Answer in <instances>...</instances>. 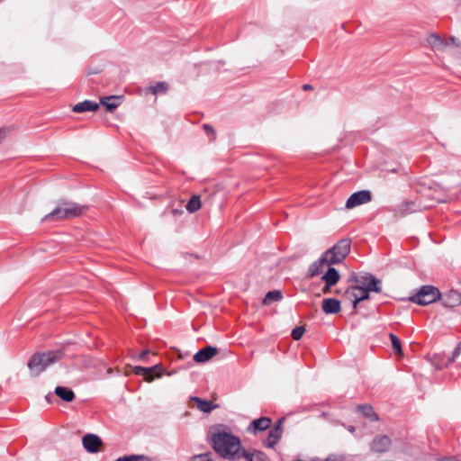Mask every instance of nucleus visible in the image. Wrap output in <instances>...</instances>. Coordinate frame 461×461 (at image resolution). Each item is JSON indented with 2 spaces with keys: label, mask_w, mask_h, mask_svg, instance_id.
<instances>
[{
  "label": "nucleus",
  "mask_w": 461,
  "mask_h": 461,
  "mask_svg": "<svg viewBox=\"0 0 461 461\" xmlns=\"http://www.w3.org/2000/svg\"><path fill=\"white\" fill-rule=\"evenodd\" d=\"M83 446L89 453H95L99 450L102 445L101 438L95 434H87L83 437Z\"/></svg>",
  "instance_id": "obj_10"
},
{
  "label": "nucleus",
  "mask_w": 461,
  "mask_h": 461,
  "mask_svg": "<svg viewBox=\"0 0 461 461\" xmlns=\"http://www.w3.org/2000/svg\"><path fill=\"white\" fill-rule=\"evenodd\" d=\"M322 311L326 314H334L340 311V302L334 298H327L322 301Z\"/></svg>",
  "instance_id": "obj_15"
},
{
  "label": "nucleus",
  "mask_w": 461,
  "mask_h": 461,
  "mask_svg": "<svg viewBox=\"0 0 461 461\" xmlns=\"http://www.w3.org/2000/svg\"><path fill=\"white\" fill-rule=\"evenodd\" d=\"M203 130L208 136L212 135V140L215 139L214 130L210 125L203 124Z\"/></svg>",
  "instance_id": "obj_33"
},
{
  "label": "nucleus",
  "mask_w": 461,
  "mask_h": 461,
  "mask_svg": "<svg viewBox=\"0 0 461 461\" xmlns=\"http://www.w3.org/2000/svg\"><path fill=\"white\" fill-rule=\"evenodd\" d=\"M461 352V342L458 344V346L456 347V348L454 350L453 352V359L458 356Z\"/></svg>",
  "instance_id": "obj_34"
},
{
  "label": "nucleus",
  "mask_w": 461,
  "mask_h": 461,
  "mask_svg": "<svg viewBox=\"0 0 461 461\" xmlns=\"http://www.w3.org/2000/svg\"><path fill=\"white\" fill-rule=\"evenodd\" d=\"M348 431H350L351 433H354V432H355V430H356V429H355V427H353V426H349V427L348 428Z\"/></svg>",
  "instance_id": "obj_40"
},
{
  "label": "nucleus",
  "mask_w": 461,
  "mask_h": 461,
  "mask_svg": "<svg viewBox=\"0 0 461 461\" xmlns=\"http://www.w3.org/2000/svg\"><path fill=\"white\" fill-rule=\"evenodd\" d=\"M389 338H390L392 347H393L394 352L397 355H402L401 341L398 339V337L396 335H394L393 333H390Z\"/></svg>",
  "instance_id": "obj_28"
},
{
  "label": "nucleus",
  "mask_w": 461,
  "mask_h": 461,
  "mask_svg": "<svg viewBox=\"0 0 461 461\" xmlns=\"http://www.w3.org/2000/svg\"><path fill=\"white\" fill-rule=\"evenodd\" d=\"M356 285L349 286L344 293V297L350 301L356 309L359 302L369 298L370 292L381 293V280L372 275L357 276Z\"/></svg>",
  "instance_id": "obj_2"
},
{
  "label": "nucleus",
  "mask_w": 461,
  "mask_h": 461,
  "mask_svg": "<svg viewBox=\"0 0 461 461\" xmlns=\"http://www.w3.org/2000/svg\"><path fill=\"white\" fill-rule=\"evenodd\" d=\"M149 90L153 95H157L158 93H166L167 90V85L165 82H158L155 86H149Z\"/></svg>",
  "instance_id": "obj_30"
},
{
  "label": "nucleus",
  "mask_w": 461,
  "mask_h": 461,
  "mask_svg": "<svg viewBox=\"0 0 461 461\" xmlns=\"http://www.w3.org/2000/svg\"><path fill=\"white\" fill-rule=\"evenodd\" d=\"M283 298L282 293L279 290H273L268 292L263 299V303L267 305L273 302H278Z\"/></svg>",
  "instance_id": "obj_23"
},
{
  "label": "nucleus",
  "mask_w": 461,
  "mask_h": 461,
  "mask_svg": "<svg viewBox=\"0 0 461 461\" xmlns=\"http://www.w3.org/2000/svg\"><path fill=\"white\" fill-rule=\"evenodd\" d=\"M443 304L449 308L458 306L461 304V293L456 290H450L444 295Z\"/></svg>",
  "instance_id": "obj_14"
},
{
  "label": "nucleus",
  "mask_w": 461,
  "mask_h": 461,
  "mask_svg": "<svg viewBox=\"0 0 461 461\" xmlns=\"http://www.w3.org/2000/svg\"><path fill=\"white\" fill-rule=\"evenodd\" d=\"M100 104L104 106L107 112L114 111L121 104V100L119 96L111 95L103 97L100 100Z\"/></svg>",
  "instance_id": "obj_18"
},
{
  "label": "nucleus",
  "mask_w": 461,
  "mask_h": 461,
  "mask_svg": "<svg viewBox=\"0 0 461 461\" xmlns=\"http://www.w3.org/2000/svg\"><path fill=\"white\" fill-rule=\"evenodd\" d=\"M325 461H340L337 458H333V457H328Z\"/></svg>",
  "instance_id": "obj_41"
},
{
  "label": "nucleus",
  "mask_w": 461,
  "mask_h": 461,
  "mask_svg": "<svg viewBox=\"0 0 461 461\" xmlns=\"http://www.w3.org/2000/svg\"><path fill=\"white\" fill-rule=\"evenodd\" d=\"M304 331H305L304 327H303V326L295 327V328L292 330V338H293L294 340H299V339L303 336Z\"/></svg>",
  "instance_id": "obj_31"
},
{
  "label": "nucleus",
  "mask_w": 461,
  "mask_h": 461,
  "mask_svg": "<svg viewBox=\"0 0 461 461\" xmlns=\"http://www.w3.org/2000/svg\"><path fill=\"white\" fill-rule=\"evenodd\" d=\"M330 259L323 253L322 256L316 261H314L309 267L308 276L313 277L322 273L325 266H330Z\"/></svg>",
  "instance_id": "obj_11"
},
{
  "label": "nucleus",
  "mask_w": 461,
  "mask_h": 461,
  "mask_svg": "<svg viewBox=\"0 0 461 461\" xmlns=\"http://www.w3.org/2000/svg\"><path fill=\"white\" fill-rule=\"evenodd\" d=\"M281 422H282V420H280L278 421L276 426H275L274 428H272L270 429L268 436L264 442L266 447L273 448L279 441V439L282 436V433H283V430L281 429Z\"/></svg>",
  "instance_id": "obj_12"
},
{
  "label": "nucleus",
  "mask_w": 461,
  "mask_h": 461,
  "mask_svg": "<svg viewBox=\"0 0 461 461\" xmlns=\"http://www.w3.org/2000/svg\"><path fill=\"white\" fill-rule=\"evenodd\" d=\"M339 273L334 267H329L328 271L321 277L328 285H335L339 281Z\"/></svg>",
  "instance_id": "obj_19"
},
{
  "label": "nucleus",
  "mask_w": 461,
  "mask_h": 461,
  "mask_svg": "<svg viewBox=\"0 0 461 461\" xmlns=\"http://www.w3.org/2000/svg\"><path fill=\"white\" fill-rule=\"evenodd\" d=\"M99 108V104L90 101V100H85L83 102H80L77 104H75L72 108L73 112L75 113H85L89 111H96Z\"/></svg>",
  "instance_id": "obj_17"
},
{
  "label": "nucleus",
  "mask_w": 461,
  "mask_h": 461,
  "mask_svg": "<svg viewBox=\"0 0 461 461\" xmlns=\"http://www.w3.org/2000/svg\"><path fill=\"white\" fill-rule=\"evenodd\" d=\"M448 41H449V42H450V43H452V44H455V45H456V46H458V47H459V46H461V43H460L459 41L457 42V39H456V38H455V37H453V36H452V37H450V38L448 39Z\"/></svg>",
  "instance_id": "obj_36"
},
{
  "label": "nucleus",
  "mask_w": 461,
  "mask_h": 461,
  "mask_svg": "<svg viewBox=\"0 0 461 461\" xmlns=\"http://www.w3.org/2000/svg\"><path fill=\"white\" fill-rule=\"evenodd\" d=\"M88 210L86 205H81L69 201H61L54 210L46 214L43 221H59L71 219L84 214Z\"/></svg>",
  "instance_id": "obj_3"
},
{
  "label": "nucleus",
  "mask_w": 461,
  "mask_h": 461,
  "mask_svg": "<svg viewBox=\"0 0 461 461\" xmlns=\"http://www.w3.org/2000/svg\"><path fill=\"white\" fill-rule=\"evenodd\" d=\"M440 298V292L432 285H423L418 293L410 297V301L420 305L430 304Z\"/></svg>",
  "instance_id": "obj_6"
},
{
  "label": "nucleus",
  "mask_w": 461,
  "mask_h": 461,
  "mask_svg": "<svg viewBox=\"0 0 461 461\" xmlns=\"http://www.w3.org/2000/svg\"><path fill=\"white\" fill-rule=\"evenodd\" d=\"M303 90H312V86L311 85H303Z\"/></svg>",
  "instance_id": "obj_39"
},
{
  "label": "nucleus",
  "mask_w": 461,
  "mask_h": 461,
  "mask_svg": "<svg viewBox=\"0 0 461 461\" xmlns=\"http://www.w3.org/2000/svg\"><path fill=\"white\" fill-rule=\"evenodd\" d=\"M194 401L197 402V408L200 411L203 412H209L212 410V405L211 402L197 397L194 398Z\"/></svg>",
  "instance_id": "obj_27"
},
{
  "label": "nucleus",
  "mask_w": 461,
  "mask_h": 461,
  "mask_svg": "<svg viewBox=\"0 0 461 461\" xmlns=\"http://www.w3.org/2000/svg\"><path fill=\"white\" fill-rule=\"evenodd\" d=\"M357 411L362 413L366 419L375 421L378 420L377 414L374 411V409L369 404L358 405Z\"/></svg>",
  "instance_id": "obj_22"
},
{
  "label": "nucleus",
  "mask_w": 461,
  "mask_h": 461,
  "mask_svg": "<svg viewBox=\"0 0 461 461\" xmlns=\"http://www.w3.org/2000/svg\"><path fill=\"white\" fill-rule=\"evenodd\" d=\"M210 441L214 451L221 457L236 460L241 457V441L239 437L227 431L220 425L213 428L210 435Z\"/></svg>",
  "instance_id": "obj_1"
},
{
  "label": "nucleus",
  "mask_w": 461,
  "mask_h": 461,
  "mask_svg": "<svg viewBox=\"0 0 461 461\" xmlns=\"http://www.w3.org/2000/svg\"><path fill=\"white\" fill-rule=\"evenodd\" d=\"M149 354V350H144L140 353V355L139 356V359L140 360H145L147 356Z\"/></svg>",
  "instance_id": "obj_35"
},
{
  "label": "nucleus",
  "mask_w": 461,
  "mask_h": 461,
  "mask_svg": "<svg viewBox=\"0 0 461 461\" xmlns=\"http://www.w3.org/2000/svg\"><path fill=\"white\" fill-rule=\"evenodd\" d=\"M202 206L200 197L197 195H193L191 199L188 201L185 208L186 210L193 213L197 212Z\"/></svg>",
  "instance_id": "obj_24"
},
{
  "label": "nucleus",
  "mask_w": 461,
  "mask_h": 461,
  "mask_svg": "<svg viewBox=\"0 0 461 461\" xmlns=\"http://www.w3.org/2000/svg\"><path fill=\"white\" fill-rule=\"evenodd\" d=\"M241 457L246 458L248 461H270L267 456L261 451H254L248 453L245 450L241 453Z\"/></svg>",
  "instance_id": "obj_21"
},
{
  "label": "nucleus",
  "mask_w": 461,
  "mask_h": 461,
  "mask_svg": "<svg viewBox=\"0 0 461 461\" xmlns=\"http://www.w3.org/2000/svg\"><path fill=\"white\" fill-rule=\"evenodd\" d=\"M428 42L433 49L436 50H440L445 45L443 40L437 34H431L428 38Z\"/></svg>",
  "instance_id": "obj_26"
},
{
  "label": "nucleus",
  "mask_w": 461,
  "mask_h": 461,
  "mask_svg": "<svg viewBox=\"0 0 461 461\" xmlns=\"http://www.w3.org/2000/svg\"><path fill=\"white\" fill-rule=\"evenodd\" d=\"M55 393L57 396L67 402H70L75 399L74 392L68 387L57 386L55 389Z\"/></svg>",
  "instance_id": "obj_20"
},
{
  "label": "nucleus",
  "mask_w": 461,
  "mask_h": 461,
  "mask_svg": "<svg viewBox=\"0 0 461 461\" xmlns=\"http://www.w3.org/2000/svg\"><path fill=\"white\" fill-rule=\"evenodd\" d=\"M271 419L268 417H261L255 419L248 427V431L253 434L264 431L271 425Z\"/></svg>",
  "instance_id": "obj_9"
},
{
  "label": "nucleus",
  "mask_w": 461,
  "mask_h": 461,
  "mask_svg": "<svg viewBox=\"0 0 461 461\" xmlns=\"http://www.w3.org/2000/svg\"><path fill=\"white\" fill-rule=\"evenodd\" d=\"M7 131L6 129H0V141L5 138Z\"/></svg>",
  "instance_id": "obj_37"
},
{
  "label": "nucleus",
  "mask_w": 461,
  "mask_h": 461,
  "mask_svg": "<svg viewBox=\"0 0 461 461\" xmlns=\"http://www.w3.org/2000/svg\"><path fill=\"white\" fill-rule=\"evenodd\" d=\"M114 461H152L150 457L144 455H128L120 456Z\"/></svg>",
  "instance_id": "obj_25"
},
{
  "label": "nucleus",
  "mask_w": 461,
  "mask_h": 461,
  "mask_svg": "<svg viewBox=\"0 0 461 461\" xmlns=\"http://www.w3.org/2000/svg\"><path fill=\"white\" fill-rule=\"evenodd\" d=\"M331 286H332V285H328V284H327V283H325V285H324V287H323V289H322V293H323V294H328V293H330V288H331Z\"/></svg>",
  "instance_id": "obj_38"
},
{
  "label": "nucleus",
  "mask_w": 461,
  "mask_h": 461,
  "mask_svg": "<svg viewBox=\"0 0 461 461\" xmlns=\"http://www.w3.org/2000/svg\"><path fill=\"white\" fill-rule=\"evenodd\" d=\"M62 355L63 352L59 349L34 354L28 363V367L33 375H38L50 365L60 359Z\"/></svg>",
  "instance_id": "obj_4"
},
{
  "label": "nucleus",
  "mask_w": 461,
  "mask_h": 461,
  "mask_svg": "<svg viewBox=\"0 0 461 461\" xmlns=\"http://www.w3.org/2000/svg\"><path fill=\"white\" fill-rule=\"evenodd\" d=\"M415 204L412 202L404 203L397 207L396 212L402 215L414 211Z\"/></svg>",
  "instance_id": "obj_29"
},
{
  "label": "nucleus",
  "mask_w": 461,
  "mask_h": 461,
  "mask_svg": "<svg viewBox=\"0 0 461 461\" xmlns=\"http://www.w3.org/2000/svg\"><path fill=\"white\" fill-rule=\"evenodd\" d=\"M351 240L349 239L339 240L332 248L324 252L330 259V264L340 263L349 254Z\"/></svg>",
  "instance_id": "obj_5"
},
{
  "label": "nucleus",
  "mask_w": 461,
  "mask_h": 461,
  "mask_svg": "<svg viewBox=\"0 0 461 461\" xmlns=\"http://www.w3.org/2000/svg\"><path fill=\"white\" fill-rule=\"evenodd\" d=\"M217 352L218 349L214 347H205L194 354V360L196 363H204L212 358L217 354Z\"/></svg>",
  "instance_id": "obj_13"
},
{
  "label": "nucleus",
  "mask_w": 461,
  "mask_h": 461,
  "mask_svg": "<svg viewBox=\"0 0 461 461\" xmlns=\"http://www.w3.org/2000/svg\"><path fill=\"white\" fill-rule=\"evenodd\" d=\"M372 199L371 193L368 190H361L352 194L346 202V208L352 209L358 205L366 203Z\"/></svg>",
  "instance_id": "obj_8"
},
{
  "label": "nucleus",
  "mask_w": 461,
  "mask_h": 461,
  "mask_svg": "<svg viewBox=\"0 0 461 461\" xmlns=\"http://www.w3.org/2000/svg\"><path fill=\"white\" fill-rule=\"evenodd\" d=\"M391 447L392 439L386 435H377L369 443V448L375 454L385 453Z\"/></svg>",
  "instance_id": "obj_7"
},
{
  "label": "nucleus",
  "mask_w": 461,
  "mask_h": 461,
  "mask_svg": "<svg viewBox=\"0 0 461 461\" xmlns=\"http://www.w3.org/2000/svg\"><path fill=\"white\" fill-rule=\"evenodd\" d=\"M158 368V365H155L151 367L135 366L133 372L135 375L144 376L146 381L151 382L154 379V374Z\"/></svg>",
  "instance_id": "obj_16"
},
{
  "label": "nucleus",
  "mask_w": 461,
  "mask_h": 461,
  "mask_svg": "<svg viewBox=\"0 0 461 461\" xmlns=\"http://www.w3.org/2000/svg\"><path fill=\"white\" fill-rule=\"evenodd\" d=\"M191 461H214L211 453H204L195 455L192 457Z\"/></svg>",
  "instance_id": "obj_32"
}]
</instances>
